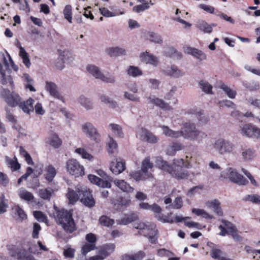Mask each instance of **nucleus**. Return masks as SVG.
Wrapping results in <instances>:
<instances>
[{"label":"nucleus","mask_w":260,"mask_h":260,"mask_svg":"<svg viewBox=\"0 0 260 260\" xmlns=\"http://www.w3.org/2000/svg\"><path fill=\"white\" fill-rule=\"evenodd\" d=\"M50 145L53 147L58 148L62 144V141L57 135H53L50 142Z\"/></svg>","instance_id":"54"},{"label":"nucleus","mask_w":260,"mask_h":260,"mask_svg":"<svg viewBox=\"0 0 260 260\" xmlns=\"http://www.w3.org/2000/svg\"><path fill=\"white\" fill-rule=\"evenodd\" d=\"M87 72L95 78L107 83L115 82V77L109 73L104 75L101 69L94 64H88L86 68Z\"/></svg>","instance_id":"5"},{"label":"nucleus","mask_w":260,"mask_h":260,"mask_svg":"<svg viewBox=\"0 0 260 260\" xmlns=\"http://www.w3.org/2000/svg\"><path fill=\"white\" fill-rule=\"evenodd\" d=\"M187 53L193 56L200 60H204L206 59V55L201 50L196 48L188 47L186 49Z\"/></svg>","instance_id":"26"},{"label":"nucleus","mask_w":260,"mask_h":260,"mask_svg":"<svg viewBox=\"0 0 260 260\" xmlns=\"http://www.w3.org/2000/svg\"><path fill=\"white\" fill-rule=\"evenodd\" d=\"M254 125L251 124L247 123L240 126V134L244 137L247 138H252L254 131Z\"/></svg>","instance_id":"20"},{"label":"nucleus","mask_w":260,"mask_h":260,"mask_svg":"<svg viewBox=\"0 0 260 260\" xmlns=\"http://www.w3.org/2000/svg\"><path fill=\"white\" fill-rule=\"evenodd\" d=\"M10 254L13 257H17L18 260H34L33 256L23 249L13 247L10 250Z\"/></svg>","instance_id":"12"},{"label":"nucleus","mask_w":260,"mask_h":260,"mask_svg":"<svg viewBox=\"0 0 260 260\" xmlns=\"http://www.w3.org/2000/svg\"><path fill=\"white\" fill-rule=\"evenodd\" d=\"M63 14L65 19H66L69 22H72V7L71 5L66 6L64 10Z\"/></svg>","instance_id":"51"},{"label":"nucleus","mask_w":260,"mask_h":260,"mask_svg":"<svg viewBox=\"0 0 260 260\" xmlns=\"http://www.w3.org/2000/svg\"><path fill=\"white\" fill-rule=\"evenodd\" d=\"M213 147L219 154L222 155L231 154L235 149V145L233 143L222 138L217 140L213 145Z\"/></svg>","instance_id":"6"},{"label":"nucleus","mask_w":260,"mask_h":260,"mask_svg":"<svg viewBox=\"0 0 260 260\" xmlns=\"http://www.w3.org/2000/svg\"><path fill=\"white\" fill-rule=\"evenodd\" d=\"M17 193L21 199L27 202L31 201L34 199L33 194L23 187L19 188L17 191Z\"/></svg>","instance_id":"21"},{"label":"nucleus","mask_w":260,"mask_h":260,"mask_svg":"<svg viewBox=\"0 0 260 260\" xmlns=\"http://www.w3.org/2000/svg\"><path fill=\"white\" fill-rule=\"evenodd\" d=\"M0 95L3 98L6 103L11 107H16L22 101L19 95L15 92H10L9 89L1 87Z\"/></svg>","instance_id":"8"},{"label":"nucleus","mask_w":260,"mask_h":260,"mask_svg":"<svg viewBox=\"0 0 260 260\" xmlns=\"http://www.w3.org/2000/svg\"><path fill=\"white\" fill-rule=\"evenodd\" d=\"M6 118L9 121L14 124H16L17 119L13 114L11 112L9 108L6 107Z\"/></svg>","instance_id":"59"},{"label":"nucleus","mask_w":260,"mask_h":260,"mask_svg":"<svg viewBox=\"0 0 260 260\" xmlns=\"http://www.w3.org/2000/svg\"><path fill=\"white\" fill-rule=\"evenodd\" d=\"M150 101L151 103H153L156 106L159 107L162 109L167 110V111H171L173 108L171 106H170L169 104L165 103L163 100L158 99V98H154L151 99L149 98Z\"/></svg>","instance_id":"30"},{"label":"nucleus","mask_w":260,"mask_h":260,"mask_svg":"<svg viewBox=\"0 0 260 260\" xmlns=\"http://www.w3.org/2000/svg\"><path fill=\"white\" fill-rule=\"evenodd\" d=\"M134 228L142 232L143 231H153L155 229V225L153 223L149 222L145 223L143 222H140L136 223L134 225Z\"/></svg>","instance_id":"29"},{"label":"nucleus","mask_w":260,"mask_h":260,"mask_svg":"<svg viewBox=\"0 0 260 260\" xmlns=\"http://www.w3.org/2000/svg\"><path fill=\"white\" fill-rule=\"evenodd\" d=\"M249 104L260 109V100L250 97L247 99Z\"/></svg>","instance_id":"63"},{"label":"nucleus","mask_w":260,"mask_h":260,"mask_svg":"<svg viewBox=\"0 0 260 260\" xmlns=\"http://www.w3.org/2000/svg\"><path fill=\"white\" fill-rule=\"evenodd\" d=\"M9 205L5 199V196L2 194L0 197V214H3L6 212Z\"/></svg>","instance_id":"52"},{"label":"nucleus","mask_w":260,"mask_h":260,"mask_svg":"<svg viewBox=\"0 0 260 260\" xmlns=\"http://www.w3.org/2000/svg\"><path fill=\"white\" fill-rule=\"evenodd\" d=\"M222 222L224 224L225 230L229 233V235L236 230L235 227L231 222L225 220H222Z\"/></svg>","instance_id":"62"},{"label":"nucleus","mask_w":260,"mask_h":260,"mask_svg":"<svg viewBox=\"0 0 260 260\" xmlns=\"http://www.w3.org/2000/svg\"><path fill=\"white\" fill-rule=\"evenodd\" d=\"M162 73L165 75L174 78H179L185 74V73L182 70L179 69L175 66L167 67L162 70Z\"/></svg>","instance_id":"13"},{"label":"nucleus","mask_w":260,"mask_h":260,"mask_svg":"<svg viewBox=\"0 0 260 260\" xmlns=\"http://www.w3.org/2000/svg\"><path fill=\"white\" fill-rule=\"evenodd\" d=\"M183 205V201L181 197H177L170 205L171 209H180Z\"/></svg>","instance_id":"46"},{"label":"nucleus","mask_w":260,"mask_h":260,"mask_svg":"<svg viewBox=\"0 0 260 260\" xmlns=\"http://www.w3.org/2000/svg\"><path fill=\"white\" fill-rule=\"evenodd\" d=\"M106 53L111 57L125 55L126 51L124 48L119 47H110L106 50Z\"/></svg>","instance_id":"23"},{"label":"nucleus","mask_w":260,"mask_h":260,"mask_svg":"<svg viewBox=\"0 0 260 260\" xmlns=\"http://www.w3.org/2000/svg\"><path fill=\"white\" fill-rule=\"evenodd\" d=\"M108 152L110 153H114L117 150V144L116 142L111 137H109V141L108 143Z\"/></svg>","instance_id":"56"},{"label":"nucleus","mask_w":260,"mask_h":260,"mask_svg":"<svg viewBox=\"0 0 260 260\" xmlns=\"http://www.w3.org/2000/svg\"><path fill=\"white\" fill-rule=\"evenodd\" d=\"M183 126V130L176 131L165 125H162L161 127L164 135L172 138L177 139L182 136L185 139L197 141L198 143H200L207 137V134L198 129L193 123L186 122Z\"/></svg>","instance_id":"1"},{"label":"nucleus","mask_w":260,"mask_h":260,"mask_svg":"<svg viewBox=\"0 0 260 260\" xmlns=\"http://www.w3.org/2000/svg\"><path fill=\"white\" fill-rule=\"evenodd\" d=\"M53 193V190L50 187L40 189L39 190V197L45 200L49 201Z\"/></svg>","instance_id":"33"},{"label":"nucleus","mask_w":260,"mask_h":260,"mask_svg":"<svg viewBox=\"0 0 260 260\" xmlns=\"http://www.w3.org/2000/svg\"><path fill=\"white\" fill-rule=\"evenodd\" d=\"M127 74L129 76L136 77L142 75L143 73L141 70L137 67L131 66L127 70Z\"/></svg>","instance_id":"38"},{"label":"nucleus","mask_w":260,"mask_h":260,"mask_svg":"<svg viewBox=\"0 0 260 260\" xmlns=\"http://www.w3.org/2000/svg\"><path fill=\"white\" fill-rule=\"evenodd\" d=\"M22 78L24 79V81L26 82L25 85V87L26 89H29L30 91L34 92L36 91L35 88L32 86L33 79L30 78L28 74H24Z\"/></svg>","instance_id":"43"},{"label":"nucleus","mask_w":260,"mask_h":260,"mask_svg":"<svg viewBox=\"0 0 260 260\" xmlns=\"http://www.w3.org/2000/svg\"><path fill=\"white\" fill-rule=\"evenodd\" d=\"M45 172V179L49 182H52L56 174V172L55 168L52 165H49L46 167Z\"/></svg>","instance_id":"31"},{"label":"nucleus","mask_w":260,"mask_h":260,"mask_svg":"<svg viewBox=\"0 0 260 260\" xmlns=\"http://www.w3.org/2000/svg\"><path fill=\"white\" fill-rule=\"evenodd\" d=\"M140 58L142 62L146 64H149L154 67H157L159 63L157 57L147 51L141 53Z\"/></svg>","instance_id":"14"},{"label":"nucleus","mask_w":260,"mask_h":260,"mask_svg":"<svg viewBox=\"0 0 260 260\" xmlns=\"http://www.w3.org/2000/svg\"><path fill=\"white\" fill-rule=\"evenodd\" d=\"M34 100L31 98L27 100L26 101L20 102L18 106L23 111L26 113H29L30 112L33 111V104Z\"/></svg>","instance_id":"22"},{"label":"nucleus","mask_w":260,"mask_h":260,"mask_svg":"<svg viewBox=\"0 0 260 260\" xmlns=\"http://www.w3.org/2000/svg\"><path fill=\"white\" fill-rule=\"evenodd\" d=\"M99 222L102 226L111 228L114 224V220L109 218L107 216L103 215L100 218Z\"/></svg>","instance_id":"41"},{"label":"nucleus","mask_w":260,"mask_h":260,"mask_svg":"<svg viewBox=\"0 0 260 260\" xmlns=\"http://www.w3.org/2000/svg\"><path fill=\"white\" fill-rule=\"evenodd\" d=\"M113 182L114 184L123 191L130 192L134 190V188L123 180L116 179Z\"/></svg>","instance_id":"24"},{"label":"nucleus","mask_w":260,"mask_h":260,"mask_svg":"<svg viewBox=\"0 0 260 260\" xmlns=\"http://www.w3.org/2000/svg\"><path fill=\"white\" fill-rule=\"evenodd\" d=\"M115 248V245L114 244H107L100 248L99 253L103 254L106 258L114 251Z\"/></svg>","instance_id":"25"},{"label":"nucleus","mask_w":260,"mask_h":260,"mask_svg":"<svg viewBox=\"0 0 260 260\" xmlns=\"http://www.w3.org/2000/svg\"><path fill=\"white\" fill-rule=\"evenodd\" d=\"M75 152L81 156L84 159H86L89 160H91L93 158V156L89 154L84 149L82 148H77L75 150Z\"/></svg>","instance_id":"50"},{"label":"nucleus","mask_w":260,"mask_h":260,"mask_svg":"<svg viewBox=\"0 0 260 260\" xmlns=\"http://www.w3.org/2000/svg\"><path fill=\"white\" fill-rule=\"evenodd\" d=\"M192 213L195 214L197 216H201L205 219H212L213 216L209 214L203 209L193 208L192 209Z\"/></svg>","instance_id":"42"},{"label":"nucleus","mask_w":260,"mask_h":260,"mask_svg":"<svg viewBox=\"0 0 260 260\" xmlns=\"http://www.w3.org/2000/svg\"><path fill=\"white\" fill-rule=\"evenodd\" d=\"M78 102L87 110H90L93 108V104L92 101L84 95L80 96L78 99Z\"/></svg>","instance_id":"27"},{"label":"nucleus","mask_w":260,"mask_h":260,"mask_svg":"<svg viewBox=\"0 0 260 260\" xmlns=\"http://www.w3.org/2000/svg\"><path fill=\"white\" fill-rule=\"evenodd\" d=\"M145 255V253L140 251L134 255L125 254L123 256V260H142Z\"/></svg>","instance_id":"35"},{"label":"nucleus","mask_w":260,"mask_h":260,"mask_svg":"<svg viewBox=\"0 0 260 260\" xmlns=\"http://www.w3.org/2000/svg\"><path fill=\"white\" fill-rule=\"evenodd\" d=\"M245 201H250L252 203L260 204V196L257 194H248L245 196L244 199Z\"/></svg>","instance_id":"53"},{"label":"nucleus","mask_w":260,"mask_h":260,"mask_svg":"<svg viewBox=\"0 0 260 260\" xmlns=\"http://www.w3.org/2000/svg\"><path fill=\"white\" fill-rule=\"evenodd\" d=\"M147 39L150 42L159 44H162L163 42L161 36L154 32H149L148 33Z\"/></svg>","instance_id":"36"},{"label":"nucleus","mask_w":260,"mask_h":260,"mask_svg":"<svg viewBox=\"0 0 260 260\" xmlns=\"http://www.w3.org/2000/svg\"><path fill=\"white\" fill-rule=\"evenodd\" d=\"M221 251L220 250L216 248H213L210 252L211 257L217 260H228L225 257L221 256Z\"/></svg>","instance_id":"49"},{"label":"nucleus","mask_w":260,"mask_h":260,"mask_svg":"<svg viewBox=\"0 0 260 260\" xmlns=\"http://www.w3.org/2000/svg\"><path fill=\"white\" fill-rule=\"evenodd\" d=\"M206 205L209 208L212 209L213 211L218 216L223 215V211L220 207V202L217 200H212L206 202Z\"/></svg>","instance_id":"17"},{"label":"nucleus","mask_w":260,"mask_h":260,"mask_svg":"<svg viewBox=\"0 0 260 260\" xmlns=\"http://www.w3.org/2000/svg\"><path fill=\"white\" fill-rule=\"evenodd\" d=\"M153 167V164L150 162V159L148 157H147L143 161L142 163V172L147 177H150L151 176V174L148 172V170L149 169H152Z\"/></svg>","instance_id":"28"},{"label":"nucleus","mask_w":260,"mask_h":260,"mask_svg":"<svg viewBox=\"0 0 260 260\" xmlns=\"http://www.w3.org/2000/svg\"><path fill=\"white\" fill-rule=\"evenodd\" d=\"M174 167L169 165L161 158H157L156 161L157 166L165 172L170 174L172 177L177 179H187L189 177L188 171L182 169V166L185 167V160L182 158L174 159Z\"/></svg>","instance_id":"2"},{"label":"nucleus","mask_w":260,"mask_h":260,"mask_svg":"<svg viewBox=\"0 0 260 260\" xmlns=\"http://www.w3.org/2000/svg\"><path fill=\"white\" fill-rule=\"evenodd\" d=\"M197 166L196 159L193 156H186L185 159V167L187 169H190Z\"/></svg>","instance_id":"47"},{"label":"nucleus","mask_w":260,"mask_h":260,"mask_svg":"<svg viewBox=\"0 0 260 260\" xmlns=\"http://www.w3.org/2000/svg\"><path fill=\"white\" fill-rule=\"evenodd\" d=\"M67 196L71 204H74L80 199V201L87 207H93L95 205L90 191L86 188L78 189L76 190L69 188Z\"/></svg>","instance_id":"3"},{"label":"nucleus","mask_w":260,"mask_h":260,"mask_svg":"<svg viewBox=\"0 0 260 260\" xmlns=\"http://www.w3.org/2000/svg\"><path fill=\"white\" fill-rule=\"evenodd\" d=\"M148 4V3L147 2H145L142 5L136 6L133 8V10L137 13L143 12L144 10L149 9V6Z\"/></svg>","instance_id":"60"},{"label":"nucleus","mask_w":260,"mask_h":260,"mask_svg":"<svg viewBox=\"0 0 260 260\" xmlns=\"http://www.w3.org/2000/svg\"><path fill=\"white\" fill-rule=\"evenodd\" d=\"M196 26L201 31H203L204 33H210L212 30V26L202 20L199 21Z\"/></svg>","instance_id":"34"},{"label":"nucleus","mask_w":260,"mask_h":260,"mask_svg":"<svg viewBox=\"0 0 260 260\" xmlns=\"http://www.w3.org/2000/svg\"><path fill=\"white\" fill-rule=\"evenodd\" d=\"M67 172L75 177H79L84 175V168L76 159H70L66 162Z\"/></svg>","instance_id":"9"},{"label":"nucleus","mask_w":260,"mask_h":260,"mask_svg":"<svg viewBox=\"0 0 260 260\" xmlns=\"http://www.w3.org/2000/svg\"><path fill=\"white\" fill-rule=\"evenodd\" d=\"M136 136L141 140L150 143H155L158 141L157 137L146 128L143 127L139 128L137 131Z\"/></svg>","instance_id":"11"},{"label":"nucleus","mask_w":260,"mask_h":260,"mask_svg":"<svg viewBox=\"0 0 260 260\" xmlns=\"http://www.w3.org/2000/svg\"><path fill=\"white\" fill-rule=\"evenodd\" d=\"M83 132L91 140L98 142L100 141V135L97 129L90 122H85L82 125Z\"/></svg>","instance_id":"10"},{"label":"nucleus","mask_w":260,"mask_h":260,"mask_svg":"<svg viewBox=\"0 0 260 260\" xmlns=\"http://www.w3.org/2000/svg\"><path fill=\"white\" fill-rule=\"evenodd\" d=\"M109 128L116 137L119 138H123L124 137L122 128L120 125L111 123L109 125Z\"/></svg>","instance_id":"32"},{"label":"nucleus","mask_w":260,"mask_h":260,"mask_svg":"<svg viewBox=\"0 0 260 260\" xmlns=\"http://www.w3.org/2000/svg\"><path fill=\"white\" fill-rule=\"evenodd\" d=\"M34 215L39 221L44 222L47 220L46 216L41 211H34Z\"/></svg>","instance_id":"64"},{"label":"nucleus","mask_w":260,"mask_h":260,"mask_svg":"<svg viewBox=\"0 0 260 260\" xmlns=\"http://www.w3.org/2000/svg\"><path fill=\"white\" fill-rule=\"evenodd\" d=\"M220 89L223 90L227 96L230 99H234L236 97L237 92L236 91L231 89L229 87L224 83H221L219 85Z\"/></svg>","instance_id":"37"},{"label":"nucleus","mask_w":260,"mask_h":260,"mask_svg":"<svg viewBox=\"0 0 260 260\" xmlns=\"http://www.w3.org/2000/svg\"><path fill=\"white\" fill-rule=\"evenodd\" d=\"M221 177L225 178L228 177L231 181L239 185H246L248 181L236 170L229 168L221 172Z\"/></svg>","instance_id":"7"},{"label":"nucleus","mask_w":260,"mask_h":260,"mask_svg":"<svg viewBox=\"0 0 260 260\" xmlns=\"http://www.w3.org/2000/svg\"><path fill=\"white\" fill-rule=\"evenodd\" d=\"M241 156L243 161H251L256 156L255 150L251 148H242Z\"/></svg>","instance_id":"18"},{"label":"nucleus","mask_w":260,"mask_h":260,"mask_svg":"<svg viewBox=\"0 0 260 260\" xmlns=\"http://www.w3.org/2000/svg\"><path fill=\"white\" fill-rule=\"evenodd\" d=\"M56 220L67 232L73 233L75 230V223L72 217V211L61 210L57 212Z\"/></svg>","instance_id":"4"},{"label":"nucleus","mask_w":260,"mask_h":260,"mask_svg":"<svg viewBox=\"0 0 260 260\" xmlns=\"http://www.w3.org/2000/svg\"><path fill=\"white\" fill-rule=\"evenodd\" d=\"M183 149V146L179 143H174L167 150V154L169 155H174L177 151Z\"/></svg>","instance_id":"39"},{"label":"nucleus","mask_w":260,"mask_h":260,"mask_svg":"<svg viewBox=\"0 0 260 260\" xmlns=\"http://www.w3.org/2000/svg\"><path fill=\"white\" fill-rule=\"evenodd\" d=\"M99 10L101 14L104 17H111L116 15V13L110 11L106 8H101Z\"/></svg>","instance_id":"61"},{"label":"nucleus","mask_w":260,"mask_h":260,"mask_svg":"<svg viewBox=\"0 0 260 260\" xmlns=\"http://www.w3.org/2000/svg\"><path fill=\"white\" fill-rule=\"evenodd\" d=\"M12 210L19 216L21 220L26 219L27 216L24 210L19 205H15L12 208Z\"/></svg>","instance_id":"48"},{"label":"nucleus","mask_w":260,"mask_h":260,"mask_svg":"<svg viewBox=\"0 0 260 260\" xmlns=\"http://www.w3.org/2000/svg\"><path fill=\"white\" fill-rule=\"evenodd\" d=\"M46 88L51 96L64 102V98L58 91L57 86L54 83L51 82H46Z\"/></svg>","instance_id":"16"},{"label":"nucleus","mask_w":260,"mask_h":260,"mask_svg":"<svg viewBox=\"0 0 260 260\" xmlns=\"http://www.w3.org/2000/svg\"><path fill=\"white\" fill-rule=\"evenodd\" d=\"M124 98L126 99H127L131 101L134 102H139L140 98L137 95L135 94L134 93H129L127 91H125L124 92Z\"/></svg>","instance_id":"57"},{"label":"nucleus","mask_w":260,"mask_h":260,"mask_svg":"<svg viewBox=\"0 0 260 260\" xmlns=\"http://www.w3.org/2000/svg\"><path fill=\"white\" fill-rule=\"evenodd\" d=\"M0 55L2 56V60L5 66L8 68L10 64H12L14 65V62L9 55V54L7 52H1Z\"/></svg>","instance_id":"40"},{"label":"nucleus","mask_w":260,"mask_h":260,"mask_svg":"<svg viewBox=\"0 0 260 260\" xmlns=\"http://www.w3.org/2000/svg\"><path fill=\"white\" fill-rule=\"evenodd\" d=\"M6 160L9 167L13 171H16L20 169V164L18 163L15 156L14 157L13 159H10L9 157H6Z\"/></svg>","instance_id":"44"},{"label":"nucleus","mask_w":260,"mask_h":260,"mask_svg":"<svg viewBox=\"0 0 260 260\" xmlns=\"http://www.w3.org/2000/svg\"><path fill=\"white\" fill-rule=\"evenodd\" d=\"M130 176L137 181L143 180L148 178L140 171L132 172L130 173Z\"/></svg>","instance_id":"55"},{"label":"nucleus","mask_w":260,"mask_h":260,"mask_svg":"<svg viewBox=\"0 0 260 260\" xmlns=\"http://www.w3.org/2000/svg\"><path fill=\"white\" fill-rule=\"evenodd\" d=\"M125 168L124 161L120 158H118L115 159V161L112 162L110 169L113 174H119L125 170Z\"/></svg>","instance_id":"15"},{"label":"nucleus","mask_w":260,"mask_h":260,"mask_svg":"<svg viewBox=\"0 0 260 260\" xmlns=\"http://www.w3.org/2000/svg\"><path fill=\"white\" fill-rule=\"evenodd\" d=\"M200 88L207 93L212 94V86L207 81L202 80L199 82Z\"/></svg>","instance_id":"45"},{"label":"nucleus","mask_w":260,"mask_h":260,"mask_svg":"<svg viewBox=\"0 0 260 260\" xmlns=\"http://www.w3.org/2000/svg\"><path fill=\"white\" fill-rule=\"evenodd\" d=\"M88 178L92 183L95 184L100 187L110 188L111 186V183L109 182L104 180L94 175H89Z\"/></svg>","instance_id":"19"},{"label":"nucleus","mask_w":260,"mask_h":260,"mask_svg":"<svg viewBox=\"0 0 260 260\" xmlns=\"http://www.w3.org/2000/svg\"><path fill=\"white\" fill-rule=\"evenodd\" d=\"M95 248V244L86 243L82 246V253L85 255L88 252L94 250Z\"/></svg>","instance_id":"58"}]
</instances>
